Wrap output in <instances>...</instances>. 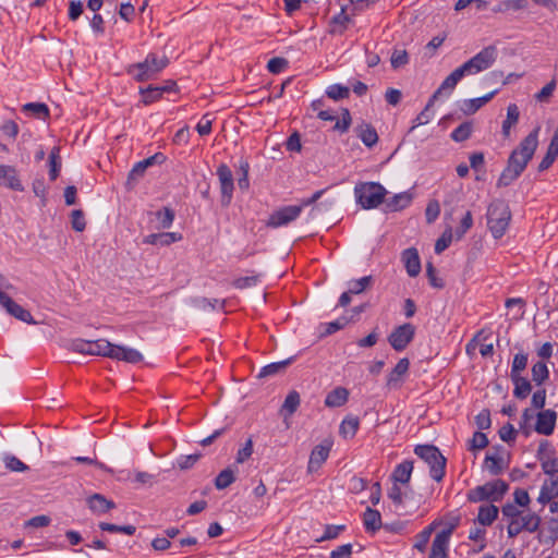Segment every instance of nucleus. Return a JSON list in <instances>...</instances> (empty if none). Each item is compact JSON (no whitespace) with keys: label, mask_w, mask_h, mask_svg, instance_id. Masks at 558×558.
<instances>
[{"label":"nucleus","mask_w":558,"mask_h":558,"mask_svg":"<svg viewBox=\"0 0 558 558\" xmlns=\"http://www.w3.org/2000/svg\"><path fill=\"white\" fill-rule=\"evenodd\" d=\"M539 130L541 126H536L520 142L519 146L511 151L507 161V167L504 169L497 181V186L501 187L510 185L525 170L538 146Z\"/></svg>","instance_id":"obj_1"},{"label":"nucleus","mask_w":558,"mask_h":558,"mask_svg":"<svg viewBox=\"0 0 558 558\" xmlns=\"http://www.w3.org/2000/svg\"><path fill=\"white\" fill-rule=\"evenodd\" d=\"M69 349L81 354L99 355L117 361H124L126 363H138L143 360V355L140 351L133 348L113 344L106 339L95 341L74 339L70 342Z\"/></svg>","instance_id":"obj_2"},{"label":"nucleus","mask_w":558,"mask_h":558,"mask_svg":"<svg viewBox=\"0 0 558 558\" xmlns=\"http://www.w3.org/2000/svg\"><path fill=\"white\" fill-rule=\"evenodd\" d=\"M511 213L505 201H494L487 209V226L495 239H500L508 229Z\"/></svg>","instance_id":"obj_3"},{"label":"nucleus","mask_w":558,"mask_h":558,"mask_svg":"<svg viewBox=\"0 0 558 558\" xmlns=\"http://www.w3.org/2000/svg\"><path fill=\"white\" fill-rule=\"evenodd\" d=\"M169 63L167 57L158 58L155 53H149L143 62H138L129 68L128 72L133 75L137 82H144L156 77Z\"/></svg>","instance_id":"obj_4"},{"label":"nucleus","mask_w":558,"mask_h":558,"mask_svg":"<svg viewBox=\"0 0 558 558\" xmlns=\"http://www.w3.org/2000/svg\"><path fill=\"white\" fill-rule=\"evenodd\" d=\"M414 452L429 465L432 478L440 482L445 476L447 460L439 449L433 445H417Z\"/></svg>","instance_id":"obj_5"},{"label":"nucleus","mask_w":558,"mask_h":558,"mask_svg":"<svg viewBox=\"0 0 558 558\" xmlns=\"http://www.w3.org/2000/svg\"><path fill=\"white\" fill-rule=\"evenodd\" d=\"M387 191L376 182L359 183L354 187L356 202L365 209L378 207L386 196Z\"/></svg>","instance_id":"obj_6"},{"label":"nucleus","mask_w":558,"mask_h":558,"mask_svg":"<svg viewBox=\"0 0 558 558\" xmlns=\"http://www.w3.org/2000/svg\"><path fill=\"white\" fill-rule=\"evenodd\" d=\"M508 490V484L502 480H495L470 490L468 499L472 502L483 500L498 501Z\"/></svg>","instance_id":"obj_7"},{"label":"nucleus","mask_w":558,"mask_h":558,"mask_svg":"<svg viewBox=\"0 0 558 558\" xmlns=\"http://www.w3.org/2000/svg\"><path fill=\"white\" fill-rule=\"evenodd\" d=\"M497 56V48L495 46H487L460 66L465 75H475L489 69L496 61Z\"/></svg>","instance_id":"obj_8"},{"label":"nucleus","mask_w":558,"mask_h":558,"mask_svg":"<svg viewBox=\"0 0 558 558\" xmlns=\"http://www.w3.org/2000/svg\"><path fill=\"white\" fill-rule=\"evenodd\" d=\"M3 276L0 275V287H3L5 289L11 288V284H3ZM0 305L7 311V313L16 319L27 323V324H36V322L33 319L32 314L22 307L20 304H17L15 301H13L5 292L0 290Z\"/></svg>","instance_id":"obj_9"},{"label":"nucleus","mask_w":558,"mask_h":558,"mask_svg":"<svg viewBox=\"0 0 558 558\" xmlns=\"http://www.w3.org/2000/svg\"><path fill=\"white\" fill-rule=\"evenodd\" d=\"M539 523L541 518L537 514L522 511L519 518L509 522L507 532L509 537H515L522 531L533 533L537 531Z\"/></svg>","instance_id":"obj_10"},{"label":"nucleus","mask_w":558,"mask_h":558,"mask_svg":"<svg viewBox=\"0 0 558 558\" xmlns=\"http://www.w3.org/2000/svg\"><path fill=\"white\" fill-rule=\"evenodd\" d=\"M414 335L415 327L410 323H405L392 330L388 337V341L396 351H403L413 340Z\"/></svg>","instance_id":"obj_11"},{"label":"nucleus","mask_w":558,"mask_h":558,"mask_svg":"<svg viewBox=\"0 0 558 558\" xmlns=\"http://www.w3.org/2000/svg\"><path fill=\"white\" fill-rule=\"evenodd\" d=\"M163 160H165L163 155L160 153H157L154 156H150V157L135 163V166L129 172V175H128V179L125 182V187L128 190H132L135 186V184L138 182V180L141 178H143V175L148 167H150L157 162H162Z\"/></svg>","instance_id":"obj_12"},{"label":"nucleus","mask_w":558,"mask_h":558,"mask_svg":"<svg viewBox=\"0 0 558 558\" xmlns=\"http://www.w3.org/2000/svg\"><path fill=\"white\" fill-rule=\"evenodd\" d=\"M217 175L220 183L221 204L228 206L232 199L234 189L232 172L227 165L222 163L217 169Z\"/></svg>","instance_id":"obj_13"},{"label":"nucleus","mask_w":558,"mask_h":558,"mask_svg":"<svg viewBox=\"0 0 558 558\" xmlns=\"http://www.w3.org/2000/svg\"><path fill=\"white\" fill-rule=\"evenodd\" d=\"M302 211V206H286L270 215L267 226L278 228L295 220Z\"/></svg>","instance_id":"obj_14"},{"label":"nucleus","mask_w":558,"mask_h":558,"mask_svg":"<svg viewBox=\"0 0 558 558\" xmlns=\"http://www.w3.org/2000/svg\"><path fill=\"white\" fill-rule=\"evenodd\" d=\"M454 525L449 526L446 530L437 533L433 544L428 558H447V550L449 545V539L452 534Z\"/></svg>","instance_id":"obj_15"},{"label":"nucleus","mask_w":558,"mask_h":558,"mask_svg":"<svg viewBox=\"0 0 558 558\" xmlns=\"http://www.w3.org/2000/svg\"><path fill=\"white\" fill-rule=\"evenodd\" d=\"M331 442L328 440H325L313 448L307 464L308 473L316 472L323 465L329 456Z\"/></svg>","instance_id":"obj_16"},{"label":"nucleus","mask_w":558,"mask_h":558,"mask_svg":"<svg viewBox=\"0 0 558 558\" xmlns=\"http://www.w3.org/2000/svg\"><path fill=\"white\" fill-rule=\"evenodd\" d=\"M557 414L553 410H544L537 414L535 430L541 435H551L556 425Z\"/></svg>","instance_id":"obj_17"},{"label":"nucleus","mask_w":558,"mask_h":558,"mask_svg":"<svg viewBox=\"0 0 558 558\" xmlns=\"http://www.w3.org/2000/svg\"><path fill=\"white\" fill-rule=\"evenodd\" d=\"M0 185L14 191H23L16 169L9 165H0Z\"/></svg>","instance_id":"obj_18"},{"label":"nucleus","mask_w":558,"mask_h":558,"mask_svg":"<svg viewBox=\"0 0 558 558\" xmlns=\"http://www.w3.org/2000/svg\"><path fill=\"white\" fill-rule=\"evenodd\" d=\"M410 362L407 357L399 360L397 365L387 377L386 386L389 389H398L401 386L402 377L408 373Z\"/></svg>","instance_id":"obj_19"},{"label":"nucleus","mask_w":558,"mask_h":558,"mask_svg":"<svg viewBox=\"0 0 558 558\" xmlns=\"http://www.w3.org/2000/svg\"><path fill=\"white\" fill-rule=\"evenodd\" d=\"M499 92L498 88L494 89L493 92L478 97L474 99H466L463 100L460 105V110L466 114L471 116L474 114L478 109H481L483 106H485L488 101L492 100V98Z\"/></svg>","instance_id":"obj_20"},{"label":"nucleus","mask_w":558,"mask_h":558,"mask_svg":"<svg viewBox=\"0 0 558 558\" xmlns=\"http://www.w3.org/2000/svg\"><path fill=\"white\" fill-rule=\"evenodd\" d=\"M407 272L410 277H416L421 271V260L416 248H408L402 254Z\"/></svg>","instance_id":"obj_21"},{"label":"nucleus","mask_w":558,"mask_h":558,"mask_svg":"<svg viewBox=\"0 0 558 558\" xmlns=\"http://www.w3.org/2000/svg\"><path fill=\"white\" fill-rule=\"evenodd\" d=\"M465 75L464 71L461 66L457 68L454 71H452L441 83V85L438 87V89L434 93L433 99H437L444 92L448 90L451 92L458 82L462 80Z\"/></svg>","instance_id":"obj_22"},{"label":"nucleus","mask_w":558,"mask_h":558,"mask_svg":"<svg viewBox=\"0 0 558 558\" xmlns=\"http://www.w3.org/2000/svg\"><path fill=\"white\" fill-rule=\"evenodd\" d=\"M87 504L92 511L97 513H106L116 507L114 502L108 500L100 494H94L87 499Z\"/></svg>","instance_id":"obj_23"},{"label":"nucleus","mask_w":558,"mask_h":558,"mask_svg":"<svg viewBox=\"0 0 558 558\" xmlns=\"http://www.w3.org/2000/svg\"><path fill=\"white\" fill-rule=\"evenodd\" d=\"M349 398L348 389L338 387L331 390L325 399V405L328 408H339L347 403Z\"/></svg>","instance_id":"obj_24"},{"label":"nucleus","mask_w":558,"mask_h":558,"mask_svg":"<svg viewBox=\"0 0 558 558\" xmlns=\"http://www.w3.org/2000/svg\"><path fill=\"white\" fill-rule=\"evenodd\" d=\"M356 134L367 147H373L378 142V135L371 124L362 123L356 129Z\"/></svg>","instance_id":"obj_25"},{"label":"nucleus","mask_w":558,"mask_h":558,"mask_svg":"<svg viewBox=\"0 0 558 558\" xmlns=\"http://www.w3.org/2000/svg\"><path fill=\"white\" fill-rule=\"evenodd\" d=\"M527 8L526 0H502L492 8L495 14L506 13L509 11H521Z\"/></svg>","instance_id":"obj_26"},{"label":"nucleus","mask_w":558,"mask_h":558,"mask_svg":"<svg viewBox=\"0 0 558 558\" xmlns=\"http://www.w3.org/2000/svg\"><path fill=\"white\" fill-rule=\"evenodd\" d=\"M412 202V195L408 192L396 194L386 202V209L388 211H398L408 207Z\"/></svg>","instance_id":"obj_27"},{"label":"nucleus","mask_w":558,"mask_h":558,"mask_svg":"<svg viewBox=\"0 0 558 558\" xmlns=\"http://www.w3.org/2000/svg\"><path fill=\"white\" fill-rule=\"evenodd\" d=\"M413 471V462L412 461H403L398 464L392 473V478L396 483L407 484Z\"/></svg>","instance_id":"obj_28"},{"label":"nucleus","mask_w":558,"mask_h":558,"mask_svg":"<svg viewBox=\"0 0 558 558\" xmlns=\"http://www.w3.org/2000/svg\"><path fill=\"white\" fill-rule=\"evenodd\" d=\"M511 380L514 385V397H517L518 399H525L532 390L530 381L525 377H522L521 375H513L511 377Z\"/></svg>","instance_id":"obj_29"},{"label":"nucleus","mask_w":558,"mask_h":558,"mask_svg":"<svg viewBox=\"0 0 558 558\" xmlns=\"http://www.w3.org/2000/svg\"><path fill=\"white\" fill-rule=\"evenodd\" d=\"M498 508L494 505H483L478 509L477 521L486 526L490 525L498 515Z\"/></svg>","instance_id":"obj_30"},{"label":"nucleus","mask_w":558,"mask_h":558,"mask_svg":"<svg viewBox=\"0 0 558 558\" xmlns=\"http://www.w3.org/2000/svg\"><path fill=\"white\" fill-rule=\"evenodd\" d=\"M558 496V477L553 478L549 483L542 486L538 501L543 505L550 502V500Z\"/></svg>","instance_id":"obj_31"},{"label":"nucleus","mask_w":558,"mask_h":558,"mask_svg":"<svg viewBox=\"0 0 558 558\" xmlns=\"http://www.w3.org/2000/svg\"><path fill=\"white\" fill-rule=\"evenodd\" d=\"M363 522L367 531H378L381 527V517L379 511L367 508L364 512Z\"/></svg>","instance_id":"obj_32"},{"label":"nucleus","mask_w":558,"mask_h":558,"mask_svg":"<svg viewBox=\"0 0 558 558\" xmlns=\"http://www.w3.org/2000/svg\"><path fill=\"white\" fill-rule=\"evenodd\" d=\"M519 108L515 104H511L507 108V118L502 122V135L508 137L510 135V129L515 125L519 121Z\"/></svg>","instance_id":"obj_33"},{"label":"nucleus","mask_w":558,"mask_h":558,"mask_svg":"<svg viewBox=\"0 0 558 558\" xmlns=\"http://www.w3.org/2000/svg\"><path fill=\"white\" fill-rule=\"evenodd\" d=\"M360 421L355 416H347L340 424L339 433L343 438H352L359 429Z\"/></svg>","instance_id":"obj_34"},{"label":"nucleus","mask_w":558,"mask_h":558,"mask_svg":"<svg viewBox=\"0 0 558 558\" xmlns=\"http://www.w3.org/2000/svg\"><path fill=\"white\" fill-rule=\"evenodd\" d=\"M301 403V397L300 393L295 390H292L288 393V396L284 399V402L281 408V412H286L287 415H292Z\"/></svg>","instance_id":"obj_35"},{"label":"nucleus","mask_w":558,"mask_h":558,"mask_svg":"<svg viewBox=\"0 0 558 558\" xmlns=\"http://www.w3.org/2000/svg\"><path fill=\"white\" fill-rule=\"evenodd\" d=\"M473 132V123L471 121H466L461 123L458 128H456L451 133V138L454 142H464L470 138Z\"/></svg>","instance_id":"obj_36"},{"label":"nucleus","mask_w":558,"mask_h":558,"mask_svg":"<svg viewBox=\"0 0 558 558\" xmlns=\"http://www.w3.org/2000/svg\"><path fill=\"white\" fill-rule=\"evenodd\" d=\"M60 148L54 146L50 154H49V165H50V171L49 177L51 181H54L59 175V170L61 168V160H60Z\"/></svg>","instance_id":"obj_37"},{"label":"nucleus","mask_w":558,"mask_h":558,"mask_svg":"<svg viewBox=\"0 0 558 558\" xmlns=\"http://www.w3.org/2000/svg\"><path fill=\"white\" fill-rule=\"evenodd\" d=\"M436 526V523L429 524L427 527H425L420 534L415 537L414 548L420 550L421 553L425 551L426 546L429 542L430 535Z\"/></svg>","instance_id":"obj_38"},{"label":"nucleus","mask_w":558,"mask_h":558,"mask_svg":"<svg viewBox=\"0 0 558 558\" xmlns=\"http://www.w3.org/2000/svg\"><path fill=\"white\" fill-rule=\"evenodd\" d=\"M289 364L290 360L268 364L260 369L258 378H265L281 373L287 368Z\"/></svg>","instance_id":"obj_39"},{"label":"nucleus","mask_w":558,"mask_h":558,"mask_svg":"<svg viewBox=\"0 0 558 558\" xmlns=\"http://www.w3.org/2000/svg\"><path fill=\"white\" fill-rule=\"evenodd\" d=\"M549 372L542 361L536 362L532 367V379L536 385L543 384L548 378Z\"/></svg>","instance_id":"obj_40"},{"label":"nucleus","mask_w":558,"mask_h":558,"mask_svg":"<svg viewBox=\"0 0 558 558\" xmlns=\"http://www.w3.org/2000/svg\"><path fill=\"white\" fill-rule=\"evenodd\" d=\"M235 481L233 471L230 468L222 470L215 480L217 489H225Z\"/></svg>","instance_id":"obj_41"},{"label":"nucleus","mask_w":558,"mask_h":558,"mask_svg":"<svg viewBox=\"0 0 558 558\" xmlns=\"http://www.w3.org/2000/svg\"><path fill=\"white\" fill-rule=\"evenodd\" d=\"M349 21V16L344 13V10L342 9L338 15L332 17L330 32L332 34H341L345 29V25Z\"/></svg>","instance_id":"obj_42"},{"label":"nucleus","mask_w":558,"mask_h":558,"mask_svg":"<svg viewBox=\"0 0 558 558\" xmlns=\"http://www.w3.org/2000/svg\"><path fill=\"white\" fill-rule=\"evenodd\" d=\"M23 110L32 112L34 116L38 118L46 119L49 117V109L45 104L29 102L23 106Z\"/></svg>","instance_id":"obj_43"},{"label":"nucleus","mask_w":558,"mask_h":558,"mask_svg":"<svg viewBox=\"0 0 558 558\" xmlns=\"http://www.w3.org/2000/svg\"><path fill=\"white\" fill-rule=\"evenodd\" d=\"M99 527H100V530L106 531V532H110V533L121 532V533H124L128 535H133L136 530L134 525H116V524L106 523V522H101L99 524Z\"/></svg>","instance_id":"obj_44"},{"label":"nucleus","mask_w":558,"mask_h":558,"mask_svg":"<svg viewBox=\"0 0 558 558\" xmlns=\"http://www.w3.org/2000/svg\"><path fill=\"white\" fill-rule=\"evenodd\" d=\"M557 157H558V148L554 147L551 145H548L546 155L544 156V158L542 159V161L538 165V171L543 172V171L547 170L554 163V161L556 160Z\"/></svg>","instance_id":"obj_45"},{"label":"nucleus","mask_w":558,"mask_h":558,"mask_svg":"<svg viewBox=\"0 0 558 558\" xmlns=\"http://www.w3.org/2000/svg\"><path fill=\"white\" fill-rule=\"evenodd\" d=\"M349 88L340 84L330 85L326 90V95L333 100L347 98L349 97Z\"/></svg>","instance_id":"obj_46"},{"label":"nucleus","mask_w":558,"mask_h":558,"mask_svg":"<svg viewBox=\"0 0 558 558\" xmlns=\"http://www.w3.org/2000/svg\"><path fill=\"white\" fill-rule=\"evenodd\" d=\"M453 233L451 228L445 230L441 236L435 243V252L437 254L442 253L452 242Z\"/></svg>","instance_id":"obj_47"},{"label":"nucleus","mask_w":558,"mask_h":558,"mask_svg":"<svg viewBox=\"0 0 558 558\" xmlns=\"http://www.w3.org/2000/svg\"><path fill=\"white\" fill-rule=\"evenodd\" d=\"M485 468L490 474L497 475L502 471V459L497 456H486Z\"/></svg>","instance_id":"obj_48"},{"label":"nucleus","mask_w":558,"mask_h":558,"mask_svg":"<svg viewBox=\"0 0 558 558\" xmlns=\"http://www.w3.org/2000/svg\"><path fill=\"white\" fill-rule=\"evenodd\" d=\"M143 95V102L149 105L161 97V93L157 86L149 85L147 88H141Z\"/></svg>","instance_id":"obj_49"},{"label":"nucleus","mask_w":558,"mask_h":558,"mask_svg":"<svg viewBox=\"0 0 558 558\" xmlns=\"http://www.w3.org/2000/svg\"><path fill=\"white\" fill-rule=\"evenodd\" d=\"M472 4L475 5L476 10L483 11L487 9L488 2L486 0H458L454 4V10L459 12Z\"/></svg>","instance_id":"obj_50"},{"label":"nucleus","mask_w":558,"mask_h":558,"mask_svg":"<svg viewBox=\"0 0 558 558\" xmlns=\"http://www.w3.org/2000/svg\"><path fill=\"white\" fill-rule=\"evenodd\" d=\"M156 216L160 222V227L168 229L171 227L174 220V213L172 209L165 207L162 210L156 213Z\"/></svg>","instance_id":"obj_51"},{"label":"nucleus","mask_w":558,"mask_h":558,"mask_svg":"<svg viewBox=\"0 0 558 558\" xmlns=\"http://www.w3.org/2000/svg\"><path fill=\"white\" fill-rule=\"evenodd\" d=\"M527 365V355L524 353H518L513 357L512 366H511V374L510 377L513 375H520V373L525 369Z\"/></svg>","instance_id":"obj_52"},{"label":"nucleus","mask_w":558,"mask_h":558,"mask_svg":"<svg viewBox=\"0 0 558 558\" xmlns=\"http://www.w3.org/2000/svg\"><path fill=\"white\" fill-rule=\"evenodd\" d=\"M71 225H72V228L77 232H82L85 230L86 221H85L84 213L81 209H75L72 211Z\"/></svg>","instance_id":"obj_53"},{"label":"nucleus","mask_w":558,"mask_h":558,"mask_svg":"<svg viewBox=\"0 0 558 558\" xmlns=\"http://www.w3.org/2000/svg\"><path fill=\"white\" fill-rule=\"evenodd\" d=\"M391 66L393 69L401 68L409 62L408 52L401 49H395L391 54Z\"/></svg>","instance_id":"obj_54"},{"label":"nucleus","mask_w":558,"mask_h":558,"mask_svg":"<svg viewBox=\"0 0 558 558\" xmlns=\"http://www.w3.org/2000/svg\"><path fill=\"white\" fill-rule=\"evenodd\" d=\"M5 466L13 472H24L28 466L14 456H8L4 458Z\"/></svg>","instance_id":"obj_55"},{"label":"nucleus","mask_w":558,"mask_h":558,"mask_svg":"<svg viewBox=\"0 0 558 558\" xmlns=\"http://www.w3.org/2000/svg\"><path fill=\"white\" fill-rule=\"evenodd\" d=\"M556 88V81L551 80L548 84H546L536 95L535 99L539 102H547L551 97L554 90Z\"/></svg>","instance_id":"obj_56"},{"label":"nucleus","mask_w":558,"mask_h":558,"mask_svg":"<svg viewBox=\"0 0 558 558\" xmlns=\"http://www.w3.org/2000/svg\"><path fill=\"white\" fill-rule=\"evenodd\" d=\"M488 445V439L484 433L476 432L474 433L471 441H470V450H480L484 449Z\"/></svg>","instance_id":"obj_57"},{"label":"nucleus","mask_w":558,"mask_h":558,"mask_svg":"<svg viewBox=\"0 0 558 558\" xmlns=\"http://www.w3.org/2000/svg\"><path fill=\"white\" fill-rule=\"evenodd\" d=\"M371 282H372L371 276L362 277L359 280L352 281L350 283L349 290L352 294L362 293L371 284Z\"/></svg>","instance_id":"obj_58"},{"label":"nucleus","mask_w":558,"mask_h":558,"mask_svg":"<svg viewBox=\"0 0 558 558\" xmlns=\"http://www.w3.org/2000/svg\"><path fill=\"white\" fill-rule=\"evenodd\" d=\"M473 226V217L471 211H466L464 217L461 220L460 227L456 230V236L460 240L468 230H470Z\"/></svg>","instance_id":"obj_59"},{"label":"nucleus","mask_w":558,"mask_h":558,"mask_svg":"<svg viewBox=\"0 0 558 558\" xmlns=\"http://www.w3.org/2000/svg\"><path fill=\"white\" fill-rule=\"evenodd\" d=\"M440 214V205L437 201H430L428 204H427V207H426V210H425V217H426V221L428 223H432L434 222L438 216Z\"/></svg>","instance_id":"obj_60"},{"label":"nucleus","mask_w":558,"mask_h":558,"mask_svg":"<svg viewBox=\"0 0 558 558\" xmlns=\"http://www.w3.org/2000/svg\"><path fill=\"white\" fill-rule=\"evenodd\" d=\"M344 525H327L324 535L317 538L316 542L322 543L328 539H333L344 530Z\"/></svg>","instance_id":"obj_61"},{"label":"nucleus","mask_w":558,"mask_h":558,"mask_svg":"<svg viewBox=\"0 0 558 558\" xmlns=\"http://www.w3.org/2000/svg\"><path fill=\"white\" fill-rule=\"evenodd\" d=\"M259 276L258 275H252V276H245L238 278L233 281V286L236 289H246L255 286L258 282Z\"/></svg>","instance_id":"obj_62"},{"label":"nucleus","mask_w":558,"mask_h":558,"mask_svg":"<svg viewBox=\"0 0 558 558\" xmlns=\"http://www.w3.org/2000/svg\"><path fill=\"white\" fill-rule=\"evenodd\" d=\"M542 461V470L545 474H555L558 473V457L557 458H541Z\"/></svg>","instance_id":"obj_63"},{"label":"nucleus","mask_w":558,"mask_h":558,"mask_svg":"<svg viewBox=\"0 0 558 558\" xmlns=\"http://www.w3.org/2000/svg\"><path fill=\"white\" fill-rule=\"evenodd\" d=\"M352 545L344 544L330 553V558H351Z\"/></svg>","instance_id":"obj_64"}]
</instances>
